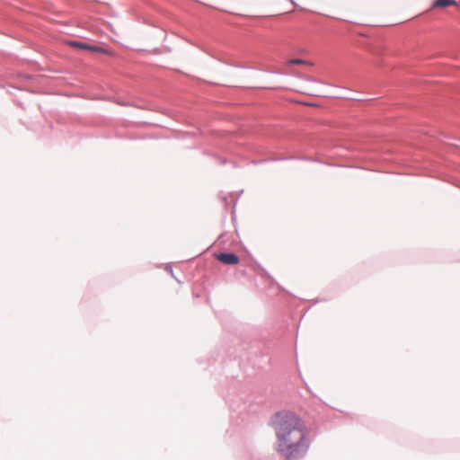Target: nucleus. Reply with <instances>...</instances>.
Returning a JSON list of instances; mask_svg holds the SVG:
<instances>
[{
  "label": "nucleus",
  "instance_id": "nucleus-1",
  "mask_svg": "<svg viewBox=\"0 0 460 460\" xmlns=\"http://www.w3.org/2000/svg\"><path fill=\"white\" fill-rule=\"evenodd\" d=\"M275 432L276 451L286 460L304 457L309 447L308 429L305 422L294 412L279 411L271 419Z\"/></svg>",
  "mask_w": 460,
  "mask_h": 460
},
{
  "label": "nucleus",
  "instance_id": "nucleus-2",
  "mask_svg": "<svg viewBox=\"0 0 460 460\" xmlns=\"http://www.w3.org/2000/svg\"><path fill=\"white\" fill-rule=\"evenodd\" d=\"M216 257L226 265H236L239 262V257L234 252H220L216 254Z\"/></svg>",
  "mask_w": 460,
  "mask_h": 460
},
{
  "label": "nucleus",
  "instance_id": "nucleus-3",
  "mask_svg": "<svg viewBox=\"0 0 460 460\" xmlns=\"http://www.w3.org/2000/svg\"><path fill=\"white\" fill-rule=\"evenodd\" d=\"M456 4L455 0H435L433 3L434 7L445 8L450 5Z\"/></svg>",
  "mask_w": 460,
  "mask_h": 460
},
{
  "label": "nucleus",
  "instance_id": "nucleus-4",
  "mask_svg": "<svg viewBox=\"0 0 460 460\" xmlns=\"http://www.w3.org/2000/svg\"><path fill=\"white\" fill-rule=\"evenodd\" d=\"M68 45L71 47H74L76 49H86V47H87V43H84V42L79 41V40H70V41H68Z\"/></svg>",
  "mask_w": 460,
  "mask_h": 460
},
{
  "label": "nucleus",
  "instance_id": "nucleus-5",
  "mask_svg": "<svg viewBox=\"0 0 460 460\" xmlns=\"http://www.w3.org/2000/svg\"><path fill=\"white\" fill-rule=\"evenodd\" d=\"M86 50L95 52V53H107V50L102 47L96 45L87 44Z\"/></svg>",
  "mask_w": 460,
  "mask_h": 460
},
{
  "label": "nucleus",
  "instance_id": "nucleus-6",
  "mask_svg": "<svg viewBox=\"0 0 460 460\" xmlns=\"http://www.w3.org/2000/svg\"><path fill=\"white\" fill-rule=\"evenodd\" d=\"M291 65H302V64H310L308 61L300 58H292L288 61Z\"/></svg>",
  "mask_w": 460,
  "mask_h": 460
},
{
  "label": "nucleus",
  "instance_id": "nucleus-7",
  "mask_svg": "<svg viewBox=\"0 0 460 460\" xmlns=\"http://www.w3.org/2000/svg\"><path fill=\"white\" fill-rule=\"evenodd\" d=\"M165 270H166V271L170 272V274L172 276H173V270H172V266H166Z\"/></svg>",
  "mask_w": 460,
  "mask_h": 460
},
{
  "label": "nucleus",
  "instance_id": "nucleus-8",
  "mask_svg": "<svg viewBox=\"0 0 460 460\" xmlns=\"http://www.w3.org/2000/svg\"><path fill=\"white\" fill-rule=\"evenodd\" d=\"M291 2V4H293L294 5H296V4L293 1V0H289Z\"/></svg>",
  "mask_w": 460,
  "mask_h": 460
},
{
  "label": "nucleus",
  "instance_id": "nucleus-9",
  "mask_svg": "<svg viewBox=\"0 0 460 460\" xmlns=\"http://www.w3.org/2000/svg\"><path fill=\"white\" fill-rule=\"evenodd\" d=\"M286 460V459H285Z\"/></svg>",
  "mask_w": 460,
  "mask_h": 460
}]
</instances>
